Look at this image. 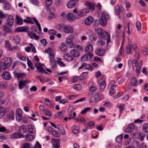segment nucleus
Segmentation results:
<instances>
[{
  "label": "nucleus",
  "mask_w": 148,
  "mask_h": 148,
  "mask_svg": "<svg viewBox=\"0 0 148 148\" xmlns=\"http://www.w3.org/2000/svg\"><path fill=\"white\" fill-rule=\"evenodd\" d=\"M132 62L133 69H134V67H136V73L137 75H138L140 74L141 68L143 65V62L142 60H140L138 63L137 60H134L132 61L131 60H129L128 61V65H129V63Z\"/></svg>",
  "instance_id": "1"
},
{
  "label": "nucleus",
  "mask_w": 148,
  "mask_h": 148,
  "mask_svg": "<svg viewBox=\"0 0 148 148\" xmlns=\"http://www.w3.org/2000/svg\"><path fill=\"white\" fill-rule=\"evenodd\" d=\"M12 62V60L11 58H5L1 61L0 66L4 70H5L11 65Z\"/></svg>",
  "instance_id": "2"
},
{
  "label": "nucleus",
  "mask_w": 148,
  "mask_h": 148,
  "mask_svg": "<svg viewBox=\"0 0 148 148\" xmlns=\"http://www.w3.org/2000/svg\"><path fill=\"white\" fill-rule=\"evenodd\" d=\"M110 18L109 15L105 11H103L101 14V18L99 21L101 25L102 26H105L107 24V21Z\"/></svg>",
  "instance_id": "3"
},
{
  "label": "nucleus",
  "mask_w": 148,
  "mask_h": 148,
  "mask_svg": "<svg viewBox=\"0 0 148 148\" xmlns=\"http://www.w3.org/2000/svg\"><path fill=\"white\" fill-rule=\"evenodd\" d=\"M95 33L98 34L99 37H110V34L102 29L97 28L95 29Z\"/></svg>",
  "instance_id": "4"
},
{
  "label": "nucleus",
  "mask_w": 148,
  "mask_h": 148,
  "mask_svg": "<svg viewBox=\"0 0 148 148\" xmlns=\"http://www.w3.org/2000/svg\"><path fill=\"white\" fill-rule=\"evenodd\" d=\"M100 100L101 98L100 95L98 94H96L91 97L90 100V104H94Z\"/></svg>",
  "instance_id": "5"
},
{
  "label": "nucleus",
  "mask_w": 148,
  "mask_h": 148,
  "mask_svg": "<svg viewBox=\"0 0 148 148\" xmlns=\"http://www.w3.org/2000/svg\"><path fill=\"white\" fill-rule=\"evenodd\" d=\"M22 111L20 108H17L16 110V120L20 121L22 119Z\"/></svg>",
  "instance_id": "6"
},
{
  "label": "nucleus",
  "mask_w": 148,
  "mask_h": 148,
  "mask_svg": "<svg viewBox=\"0 0 148 148\" xmlns=\"http://www.w3.org/2000/svg\"><path fill=\"white\" fill-rule=\"evenodd\" d=\"M10 137L11 138L13 139H16L18 138H23L24 137V136L18 132H15L11 134L10 135Z\"/></svg>",
  "instance_id": "7"
},
{
  "label": "nucleus",
  "mask_w": 148,
  "mask_h": 148,
  "mask_svg": "<svg viewBox=\"0 0 148 148\" xmlns=\"http://www.w3.org/2000/svg\"><path fill=\"white\" fill-rule=\"evenodd\" d=\"M29 29V27L27 26H21L17 27L15 31L18 32H26Z\"/></svg>",
  "instance_id": "8"
},
{
  "label": "nucleus",
  "mask_w": 148,
  "mask_h": 148,
  "mask_svg": "<svg viewBox=\"0 0 148 148\" xmlns=\"http://www.w3.org/2000/svg\"><path fill=\"white\" fill-rule=\"evenodd\" d=\"M52 143L53 147L54 148H59L60 145V139H52Z\"/></svg>",
  "instance_id": "9"
},
{
  "label": "nucleus",
  "mask_w": 148,
  "mask_h": 148,
  "mask_svg": "<svg viewBox=\"0 0 148 148\" xmlns=\"http://www.w3.org/2000/svg\"><path fill=\"white\" fill-rule=\"evenodd\" d=\"M132 49L134 50L135 52V56L137 58H138L139 57V50L137 48V45L135 44H133L132 45Z\"/></svg>",
  "instance_id": "10"
},
{
  "label": "nucleus",
  "mask_w": 148,
  "mask_h": 148,
  "mask_svg": "<svg viewBox=\"0 0 148 148\" xmlns=\"http://www.w3.org/2000/svg\"><path fill=\"white\" fill-rule=\"evenodd\" d=\"M95 53L97 55L100 56H102L105 55V51L104 49L98 48L96 49Z\"/></svg>",
  "instance_id": "11"
},
{
  "label": "nucleus",
  "mask_w": 148,
  "mask_h": 148,
  "mask_svg": "<svg viewBox=\"0 0 148 148\" xmlns=\"http://www.w3.org/2000/svg\"><path fill=\"white\" fill-rule=\"evenodd\" d=\"M73 29L71 27L68 25L64 26L63 32L71 34L73 32Z\"/></svg>",
  "instance_id": "12"
},
{
  "label": "nucleus",
  "mask_w": 148,
  "mask_h": 148,
  "mask_svg": "<svg viewBox=\"0 0 148 148\" xmlns=\"http://www.w3.org/2000/svg\"><path fill=\"white\" fill-rule=\"evenodd\" d=\"M93 20V18L91 16H89L85 19L84 21V23L86 25H90L92 24Z\"/></svg>",
  "instance_id": "13"
},
{
  "label": "nucleus",
  "mask_w": 148,
  "mask_h": 148,
  "mask_svg": "<svg viewBox=\"0 0 148 148\" xmlns=\"http://www.w3.org/2000/svg\"><path fill=\"white\" fill-rule=\"evenodd\" d=\"M134 123H132L129 124L124 130L126 133H130L132 132L134 130Z\"/></svg>",
  "instance_id": "14"
},
{
  "label": "nucleus",
  "mask_w": 148,
  "mask_h": 148,
  "mask_svg": "<svg viewBox=\"0 0 148 148\" xmlns=\"http://www.w3.org/2000/svg\"><path fill=\"white\" fill-rule=\"evenodd\" d=\"M93 45L91 44H88L85 48L84 51L86 53L92 52L93 51Z\"/></svg>",
  "instance_id": "15"
},
{
  "label": "nucleus",
  "mask_w": 148,
  "mask_h": 148,
  "mask_svg": "<svg viewBox=\"0 0 148 148\" xmlns=\"http://www.w3.org/2000/svg\"><path fill=\"white\" fill-rule=\"evenodd\" d=\"M2 76L4 79L6 80H10L11 78V76L10 73L6 71L3 72Z\"/></svg>",
  "instance_id": "16"
},
{
  "label": "nucleus",
  "mask_w": 148,
  "mask_h": 148,
  "mask_svg": "<svg viewBox=\"0 0 148 148\" xmlns=\"http://www.w3.org/2000/svg\"><path fill=\"white\" fill-rule=\"evenodd\" d=\"M14 22V19L12 15L8 16L7 18V24L11 26L12 25Z\"/></svg>",
  "instance_id": "17"
},
{
  "label": "nucleus",
  "mask_w": 148,
  "mask_h": 148,
  "mask_svg": "<svg viewBox=\"0 0 148 148\" xmlns=\"http://www.w3.org/2000/svg\"><path fill=\"white\" fill-rule=\"evenodd\" d=\"M70 53L72 56L75 57H77L80 55L79 52L75 49L71 50Z\"/></svg>",
  "instance_id": "18"
},
{
  "label": "nucleus",
  "mask_w": 148,
  "mask_h": 148,
  "mask_svg": "<svg viewBox=\"0 0 148 148\" xmlns=\"http://www.w3.org/2000/svg\"><path fill=\"white\" fill-rule=\"evenodd\" d=\"M89 11V10L88 9H84L79 13H78L77 15L79 17H83L86 15Z\"/></svg>",
  "instance_id": "19"
},
{
  "label": "nucleus",
  "mask_w": 148,
  "mask_h": 148,
  "mask_svg": "<svg viewBox=\"0 0 148 148\" xmlns=\"http://www.w3.org/2000/svg\"><path fill=\"white\" fill-rule=\"evenodd\" d=\"M5 45L6 48L9 50L13 51L15 49V47H12L11 46V44L8 40H6L5 41Z\"/></svg>",
  "instance_id": "20"
},
{
  "label": "nucleus",
  "mask_w": 148,
  "mask_h": 148,
  "mask_svg": "<svg viewBox=\"0 0 148 148\" xmlns=\"http://www.w3.org/2000/svg\"><path fill=\"white\" fill-rule=\"evenodd\" d=\"M64 59L68 62L73 61L74 58L68 54H65L63 56Z\"/></svg>",
  "instance_id": "21"
},
{
  "label": "nucleus",
  "mask_w": 148,
  "mask_h": 148,
  "mask_svg": "<svg viewBox=\"0 0 148 148\" xmlns=\"http://www.w3.org/2000/svg\"><path fill=\"white\" fill-rule=\"evenodd\" d=\"M88 9L91 10H93L95 8V5L92 2H87L85 3Z\"/></svg>",
  "instance_id": "22"
},
{
  "label": "nucleus",
  "mask_w": 148,
  "mask_h": 148,
  "mask_svg": "<svg viewBox=\"0 0 148 148\" xmlns=\"http://www.w3.org/2000/svg\"><path fill=\"white\" fill-rule=\"evenodd\" d=\"M117 86V85L111 84V87L109 91V94L110 95H112L115 92V88H116Z\"/></svg>",
  "instance_id": "23"
},
{
  "label": "nucleus",
  "mask_w": 148,
  "mask_h": 148,
  "mask_svg": "<svg viewBox=\"0 0 148 148\" xmlns=\"http://www.w3.org/2000/svg\"><path fill=\"white\" fill-rule=\"evenodd\" d=\"M25 137L26 139L28 141H32L35 138L34 135H32L29 134H27L25 135Z\"/></svg>",
  "instance_id": "24"
},
{
  "label": "nucleus",
  "mask_w": 148,
  "mask_h": 148,
  "mask_svg": "<svg viewBox=\"0 0 148 148\" xmlns=\"http://www.w3.org/2000/svg\"><path fill=\"white\" fill-rule=\"evenodd\" d=\"M3 8L5 10H10L11 8V6L9 2H4L3 4Z\"/></svg>",
  "instance_id": "25"
},
{
  "label": "nucleus",
  "mask_w": 148,
  "mask_h": 148,
  "mask_svg": "<svg viewBox=\"0 0 148 148\" xmlns=\"http://www.w3.org/2000/svg\"><path fill=\"white\" fill-rule=\"evenodd\" d=\"M73 38H67L66 42L70 47H72L74 45V43L72 40Z\"/></svg>",
  "instance_id": "26"
},
{
  "label": "nucleus",
  "mask_w": 148,
  "mask_h": 148,
  "mask_svg": "<svg viewBox=\"0 0 148 148\" xmlns=\"http://www.w3.org/2000/svg\"><path fill=\"white\" fill-rule=\"evenodd\" d=\"M106 43V40L103 38H101L97 42V45L101 47L104 45Z\"/></svg>",
  "instance_id": "27"
},
{
  "label": "nucleus",
  "mask_w": 148,
  "mask_h": 148,
  "mask_svg": "<svg viewBox=\"0 0 148 148\" xmlns=\"http://www.w3.org/2000/svg\"><path fill=\"white\" fill-rule=\"evenodd\" d=\"M58 130L60 131L61 134L65 135L66 132L63 127L60 124L57 125V128Z\"/></svg>",
  "instance_id": "28"
},
{
  "label": "nucleus",
  "mask_w": 148,
  "mask_h": 148,
  "mask_svg": "<svg viewBox=\"0 0 148 148\" xmlns=\"http://www.w3.org/2000/svg\"><path fill=\"white\" fill-rule=\"evenodd\" d=\"M7 120H13L14 119V113L13 111L11 112L7 116Z\"/></svg>",
  "instance_id": "29"
},
{
  "label": "nucleus",
  "mask_w": 148,
  "mask_h": 148,
  "mask_svg": "<svg viewBox=\"0 0 148 148\" xmlns=\"http://www.w3.org/2000/svg\"><path fill=\"white\" fill-rule=\"evenodd\" d=\"M132 45H128L126 48L125 51L127 54H132L133 52L132 51Z\"/></svg>",
  "instance_id": "30"
},
{
  "label": "nucleus",
  "mask_w": 148,
  "mask_h": 148,
  "mask_svg": "<svg viewBox=\"0 0 148 148\" xmlns=\"http://www.w3.org/2000/svg\"><path fill=\"white\" fill-rule=\"evenodd\" d=\"M44 103L47 106H49L50 107H54V106L50 102V100L48 99H45V101H44Z\"/></svg>",
  "instance_id": "31"
},
{
  "label": "nucleus",
  "mask_w": 148,
  "mask_h": 148,
  "mask_svg": "<svg viewBox=\"0 0 148 148\" xmlns=\"http://www.w3.org/2000/svg\"><path fill=\"white\" fill-rule=\"evenodd\" d=\"M116 37H124V33L120 29H118L116 32Z\"/></svg>",
  "instance_id": "32"
},
{
  "label": "nucleus",
  "mask_w": 148,
  "mask_h": 148,
  "mask_svg": "<svg viewBox=\"0 0 148 148\" xmlns=\"http://www.w3.org/2000/svg\"><path fill=\"white\" fill-rule=\"evenodd\" d=\"M26 81H20L19 82V87L20 89H22L26 85Z\"/></svg>",
  "instance_id": "33"
},
{
  "label": "nucleus",
  "mask_w": 148,
  "mask_h": 148,
  "mask_svg": "<svg viewBox=\"0 0 148 148\" xmlns=\"http://www.w3.org/2000/svg\"><path fill=\"white\" fill-rule=\"evenodd\" d=\"M75 3L73 1H69L67 4V7L69 8H71L74 7Z\"/></svg>",
  "instance_id": "34"
},
{
  "label": "nucleus",
  "mask_w": 148,
  "mask_h": 148,
  "mask_svg": "<svg viewBox=\"0 0 148 148\" xmlns=\"http://www.w3.org/2000/svg\"><path fill=\"white\" fill-rule=\"evenodd\" d=\"M123 138V134H121L116 137L115 139V141L119 143H121L122 142V140Z\"/></svg>",
  "instance_id": "35"
},
{
  "label": "nucleus",
  "mask_w": 148,
  "mask_h": 148,
  "mask_svg": "<svg viewBox=\"0 0 148 148\" xmlns=\"http://www.w3.org/2000/svg\"><path fill=\"white\" fill-rule=\"evenodd\" d=\"M106 86V82L105 81H103L100 84L99 87L101 90H103Z\"/></svg>",
  "instance_id": "36"
},
{
  "label": "nucleus",
  "mask_w": 148,
  "mask_h": 148,
  "mask_svg": "<svg viewBox=\"0 0 148 148\" xmlns=\"http://www.w3.org/2000/svg\"><path fill=\"white\" fill-rule=\"evenodd\" d=\"M73 14L72 12H70L67 14L66 17L68 20L71 21L73 20Z\"/></svg>",
  "instance_id": "37"
},
{
  "label": "nucleus",
  "mask_w": 148,
  "mask_h": 148,
  "mask_svg": "<svg viewBox=\"0 0 148 148\" xmlns=\"http://www.w3.org/2000/svg\"><path fill=\"white\" fill-rule=\"evenodd\" d=\"M124 106L125 105L124 104H119L117 105V107L119 109L120 114H121L122 112L124 110Z\"/></svg>",
  "instance_id": "38"
},
{
  "label": "nucleus",
  "mask_w": 148,
  "mask_h": 148,
  "mask_svg": "<svg viewBox=\"0 0 148 148\" xmlns=\"http://www.w3.org/2000/svg\"><path fill=\"white\" fill-rule=\"evenodd\" d=\"M31 144L29 143H25L23 144L22 148H32Z\"/></svg>",
  "instance_id": "39"
},
{
  "label": "nucleus",
  "mask_w": 148,
  "mask_h": 148,
  "mask_svg": "<svg viewBox=\"0 0 148 148\" xmlns=\"http://www.w3.org/2000/svg\"><path fill=\"white\" fill-rule=\"evenodd\" d=\"M37 69L38 70V71L40 73L44 72L45 74H47V73L44 69L43 68L40 66L37 65L36 67Z\"/></svg>",
  "instance_id": "40"
},
{
  "label": "nucleus",
  "mask_w": 148,
  "mask_h": 148,
  "mask_svg": "<svg viewBox=\"0 0 148 148\" xmlns=\"http://www.w3.org/2000/svg\"><path fill=\"white\" fill-rule=\"evenodd\" d=\"M72 130L74 133L77 134L78 132L79 128L76 125H74L72 127Z\"/></svg>",
  "instance_id": "41"
},
{
  "label": "nucleus",
  "mask_w": 148,
  "mask_h": 148,
  "mask_svg": "<svg viewBox=\"0 0 148 148\" xmlns=\"http://www.w3.org/2000/svg\"><path fill=\"white\" fill-rule=\"evenodd\" d=\"M143 130L146 133H148V123H145L142 126Z\"/></svg>",
  "instance_id": "42"
},
{
  "label": "nucleus",
  "mask_w": 148,
  "mask_h": 148,
  "mask_svg": "<svg viewBox=\"0 0 148 148\" xmlns=\"http://www.w3.org/2000/svg\"><path fill=\"white\" fill-rule=\"evenodd\" d=\"M115 12L116 15H120V13L121 10L119 7L117 5L115 6L114 8Z\"/></svg>",
  "instance_id": "43"
},
{
  "label": "nucleus",
  "mask_w": 148,
  "mask_h": 148,
  "mask_svg": "<svg viewBox=\"0 0 148 148\" xmlns=\"http://www.w3.org/2000/svg\"><path fill=\"white\" fill-rule=\"evenodd\" d=\"M16 18L17 20V23L19 25H22L23 24L22 19L21 18L19 17L17 15H16Z\"/></svg>",
  "instance_id": "44"
},
{
  "label": "nucleus",
  "mask_w": 148,
  "mask_h": 148,
  "mask_svg": "<svg viewBox=\"0 0 148 148\" xmlns=\"http://www.w3.org/2000/svg\"><path fill=\"white\" fill-rule=\"evenodd\" d=\"M33 21H34V22L35 23H36V26L38 27V29H39V31H40V32L41 31V26H40V24L38 23V22L37 21V20H36V19L35 18H33Z\"/></svg>",
  "instance_id": "45"
},
{
  "label": "nucleus",
  "mask_w": 148,
  "mask_h": 148,
  "mask_svg": "<svg viewBox=\"0 0 148 148\" xmlns=\"http://www.w3.org/2000/svg\"><path fill=\"white\" fill-rule=\"evenodd\" d=\"M91 108L90 107H87L85 108L81 112V113L82 114H84L85 113L89 112Z\"/></svg>",
  "instance_id": "46"
},
{
  "label": "nucleus",
  "mask_w": 148,
  "mask_h": 148,
  "mask_svg": "<svg viewBox=\"0 0 148 148\" xmlns=\"http://www.w3.org/2000/svg\"><path fill=\"white\" fill-rule=\"evenodd\" d=\"M15 75L18 79L21 78H23L25 77V73H15Z\"/></svg>",
  "instance_id": "47"
},
{
  "label": "nucleus",
  "mask_w": 148,
  "mask_h": 148,
  "mask_svg": "<svg viewBox=\"0 0 148 148\" xmlns=\"http://www.w3.org/2000/svg\"><path fill=\"white\" fill-rule=\"evenodd\" d=\"M64 111L63 110L61 112H60L57 113L55 115V116L56 118H58L62 116L64 114Z\"/></svg>",
  "instance_id": "48"
},
{
  "label": "nucleus",
  "mask_w": 148,
  "mask_h": 148,
  "mask_svg": "<svg viewBox=\"0 0 148 148\" xmlns=\"http://www.w3.org/2000/svg\"><path fill=\"white\" fill-rule=\"evenodd\" d=\"M28 131L31 134H33L34 132L33 130H34V127L33 126L31 125H28L27 126Z\"/></svg>",
  "instance_id": "49"
},
{
  "label": "nucleus",
  "mask_w": 148,
  "mask_h": 148,
  "mask_svg": "<svg viewBox=\"0 0 148 148\" xmlns=\"http://www.w3.org/2000/svg\"><path fill=\"white\" fill-rule=\"evenodd\" d=\"M43 112L47 116H50L52 114L51 112L49 110L45 109L43 110Z\"/></svg>",
  "instance_id": "50"
},
{
  "label": "nucleus",
  "mask_w": 148,
  "mask_h": 148,
  "mask_svg": "<svg viewBox=\"0 0 148 148\" xmlns=\"http://www.w3.org/2000/svg\"><path fill=\"white\" fill-rule=\"evenodd\" d=\"M85 55H86V57L88 60L90 59L93 56V54L91 52L87 53Z\"/></svg>",
  "instance_id": "51"
},
{
  "label": "nucleus",
  "mask_w": 148,
  "mask_h": 148,
  "mask_svg": "<svg viewBox=\"0 0 148 148\" xmlns=\"http://www.w3.org/2000/svg\"><path fill=\"white\" fill-rule=\"evenodd\" d=\"M132 83L134 86H137L138 84V82L136 79L133 77L132 79Z\"/></svg>",
  "instance_id": "52"
},
{
  "label": "nucleus",
  "mask_w": 148,
  "mask_h": 148,
  "mask_svg": "<svg viewBox=\"0 0 148 148\" xmlns=\"http://www.w3.org/2000/svg\"><path fill=\"white\" fill-rule=\"evenodd\" d=\"M52 135L54 136L57 137L60 136V134L59 132L56 130H53L52 132Z\"/></svg>",
  "instance_id": "53"
},
{
  "label": "nucleus",
  "mask_w": 148,
  "mask_h": 148,
  "mask_svg": "<svg viewBox=\"0 0 148 148\" xmlns=\"http://www.w3.org/2000/svg\"><path fill=\"white\" fill-rule=\"evenodd\" d=\"M136 26L138 31L140 30L141 29V24L138 21H137L136 23Z\"/></svg>",
  "instance_id": "54"
},
{
  "label": "nucleus",
  "mask_w": 148,
  "mask_h": 148,
  "mask_svg": "<svg viewBox=\"0 0 148 148\" xmlns=\"http://www.w3.org/2000/svg\"><path fill=\"white\" fill-rule=\"evenodd\" d=\"M73 88L76 90H80L81 88V85L79 84H77L74 85L73 86Z\"/></svg>",
  "instance_id": "55"
},
{
  "label": "nucleus",
  "mask_w": 148,
  "mask_h": 148,
  "mask_svg": "<svg viewBox=\"0 0 148 148\" xmlns=\"http://www.w3.org/2000/svg\"><path fill=\"white\" fill-rule=\"evenodd\" d=\"M64 26H63L62 24H59L57 25L56 26L57 29L59 30H64Z\"/></svg>",
  "instance_id": "56"
},
{
  "label": "nucleus",
  "mask_w": 148,
  "mask_h": 148,
  "mask_svg": "<svg viewBox=\"0 0 148 148\" xmlns=\"http://www.w3.org/2000/svg\"><path fill=\"white\" fill-rule=\"evenodd\" d=\"M27 34L29 37H39L38 36H37L35 34L30 31L27 32Z\"/></svg>",
  "instance_id": "57"
},
{
  "label": "nucleus",
  "mask_w": 148,
  "mask_h": 148,
  "mask_svg": "<svg viewBox=\"0 0 148 148\" xmlns=\"http://www.w3.org/2000/svg\"><path fill=\"white\" fill-rule=\"evenodd\" d=\"M20 131L23 133H25L26 131V127L24 125H22L20 128Z\"/></svg>",
  "instance_id": "58"
},
{
  "label": "nucleus",
  "mask_w": 148,
  "mask_h": 148,
  "mask_svg": "<svg viewBox=\"0 0 148 148\" xmlns=\"http://www.w3.org/2000/svg\"><path fill=\"white\" fill-rule=\"evenodd\" d=\"M138 135L139 136V138L140 140L141 141H142L144 138L145 136V135L142 133H138Z\"/></svg>",
  "instance_id": "59"
},
{
  "label": "nucleus",
  "mask_w": 148,
  "mask_h": 148,
  "mask_svg": "<svg viewBox=\"0 0 148 148\" xmlns=\"http://www.w3.org/2000/svg\"><path fill=\"white\" fill-rule=\"evenodd\" d=\"M36 78L38 79L42 83H43L45 81L44 78L42 77L41 76H37L36 77Z\"/></svg>",
  "instance_id": "60"
},
{
  "label": "nucleus",
  "mask_w": 148,
  "mask_h": 148,
  "mask_svg": "<svg viewBox=\"0 0 148 148\" xmlns=\"http://www.w3.org/2000/svg\"><path fill=\"white\" fill-rule=\"evenodd\" d=\"M1 88H5L8 87V85L7 83L5 82L1 83L0 84Z\"/></svg>",
  "instance_id": "61"
},
{
  "label": "nucleus",
  "mask_w": 148,
  "mask_h": 148,
  "mask_svg": "<svg viewBox=\"0 0 148 148\" xmlns=\"http://www.w3.org/2000/svg\"><path fill=\"white\" fill-rule=\"evenodd\" d=\"M81 60L82 62H84L86 61H87L88 60L86 57V55H84L81 58Z\"/></svg>",
  "instance_id": "62"
},
{
  "label": "nucleus",
  "mask_w": 148,
  "mask_h": 148,
  "mask_svg": "<svg viewBox=\"0 0 148 148\" xmlns=\"http://www.w3.org/2000/svg\"><path fill=\"white\" fill-rule=\"evenodd\" d=\"M7 14H4L1 11H0V18L2 19L5 18L7 17Z\"/></svg>",
  "instance_id": "63"
},
{
  "label": "nucleus",
  "mask_w": 148,
  "mask_h": 148,
  "mask_svg": "<svg viewBox=\"0 0 148 148\" xmlns=\"http://www.w3.org/2000/svg\"><path fill=\"white\" fill-rule=\"evenodd\" d=\"M41 145L38 141H36V144L33 148H40Z\"/></svg>",
  "instance_id": "64"
}]
</instances>
